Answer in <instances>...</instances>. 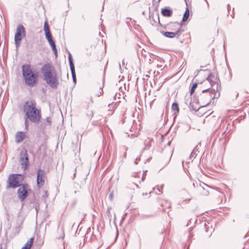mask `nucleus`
<instances>
[{
  "mask_svg": "<svg viewBox=\"0 0 249 249\" xmlns=\"http://www.w3.org/2000/svg\"><path fill=\"white\" fill-rule=\"evenodd\" d=\"M108 107H109V108H111V107H110V105H108Z\"/></svg>",
  "mask_w": 249,
  "mask_h": 249,
  "instance_id": "obj_35",
  "label": "nucleus"
},
{
  "mask_svg": "<svg viewBox=\"0 0 249 249\" xmlns=\"http://www.w3.org/2000/svg\"><path fill=\"white\" fill-rule=\"evenodd\" d=\"M144 178V177L143 176L142 178V179L143 180Z\"/></svg>",
  "mask_w": 249,
  "mask_h": 249,
  "instance_id": "obj_36",
  "label": "nucleus"
},
{
  "mask_svg": "<svg viewBox=\"0 0 249 249\" xmlns=\"http://www.w3.org/2000/svg\"><path fill=\"white\" fill-rule=\"evenodd\" d=\"M25 138V134L23 132L18 131L16 134L15 141L17 143H19L23 141Z\"/></svg>",
  "mask_w": 249,
  "mask_h": 249,
  "instance_id": "obj_13",
  "label": "nucleus"
},
{
  "mask_svg": "<svg viewBox=\"0 0 249 249\" xmlns=\"http://www.w3.org/2000/svg\"><path fill=\"white\" fill-rule=\"evenodd\" d=\"M21 249H29V248H27L25 247H23Z\"/></svg>",
  "mask_w": 249,
  "mask_h": 249,
  "instance_id": "obj_29",
  "label": "nucleus"
},
{
  "mask_svg": "<svg viewBox=\"0 0 249 249\" xmlns=\"http://www.w3.org/2000/svg\"><path fill=\"white\" fill-rule=\"evenodd\" d=\"M107 214L108 216V219H109V221H111V213H110V208H108L107 211Z\"/></svg>",
  "mask_w": 249,
  "mask_h": 249,
  "instance_id": "obj_24",
  "label": "nucleus"
},
{
  "mask_svg": "<svg viewBox=\"0 0 249 249\" xmlns=\"http://www.w3.org/2000/svg\"><path fill=\"white\" fill-rule=\"evenodd\" d=\"M91 115V116H92V117L93 116V113H92V111H91V112H90V115Z\"/></svg>",
  "mask_w": 249,
  "mask_h": 249,
  "instance_id": "obj_30",
  "label": "nucleus"
},
{
  "mask_svg": "<svg viewBox=\"0 0 249 249\" xmlns=\"http://www.w3.org/2000/svg\"><path fill=\"white\" fill-rule=\"evenodd\" d=\"M34 241V238H31L29 241L26 243L25 245L24 246L25 247H26L27 248H29V249H30Z\"/></svg>",
  "mask_w": 249,
  "mask_h": 249,
  "instance_id": "obj_19",
  "label": "nucleus"
},
{
  "mask_svg": "<svg viewBox=\"0 0 249 249\" xmlns=\"http://www.w3.org/2000/svg\"><path fill=\"white\" fill-rule=\"evenodd\" d=\"M170 142H168V145H170Z\"/></svg>",
  "mask_w": 249,
  "mask_h": 249,
  "instance_id": "obj_39",
  "label": "nucleus"
},
{
  "mask_svg": "<svg viewBox=\"0 0 249 249\" xmlns=\"http://www.w3.org/2000/svg\"><path fill=\"white\" fill-rule=\"evenodd\" d=\"M50 46L52 47L53 51L54 52V54H55L56 56H57V49L55 45V43L54 41L53 40H52L50 41H48Z\"/></svg>",
  "mask_w": 249,
  "mask_h": 249,
  "instance_id": "obj_16",
  "label": "nucleus"
},
{
  "mask_svg": "<svg viewBox=\"0 0 249 249\" xmlns=\"http://www.w3.org/2000/svg\"><path fill=\"white\" fill-rule=\"evenodd\" d=\"M200 107L196 103H190V108L195 111H197Z\"/></svg>",
  "mask_w": 249,
  "mask_h": 249,
  "instance_id": "obj_17",
  "label": "nucleus"
},
{
  "mask_svg": "<svg viewBox=\"0 0 249 249\" xmlns=\"http://www.w3.org/2000/svg\"><path fill=\"white\" fill-rule=\"evenodd\" d=\"M30 191L29 185L27 183L21 184L18 190V197L21 201L24 200L28 196V191Z\"/></svg>",
  "mask_w": 249,
  "mask_h": 249,
  "instance_id": "obj_7",
  "label": "nucleus"
},
{
  "mask_svg": "<svg viewBox=\"0 0 249 249\" xmlns=\"http://www.w3.org/2000/svg\"><path fill=\"white\" fill-rule=\"evenodd\" d=\"M45 196H47V191H45Z\"/></svg>",
  "mask_w": 249,
  "mask_h": 249,
  "instance_id": "obj_31",
  "label": "nucleus"
},
{
  "mask_svg": "<svg viewBox=\"0 0 249 249\" xmlns=\"http://www.w3.org/2000/svg\"><path fill=\"white\" fill-rule=\"evenodd\" d=\"M24 111L30 121L37 123L41 118L40 111L36 108V104L33 101L26 102L24 106Z\"/></svg>",
  "mask_w": 249,
  "mask_h": 249,
  "instance_id": "obj_3",
  "label": "nucleus"
},
{
  "mask_svg": "<svg viewBox=\"0 0 249 249\" xmlns=\"http://www.w3.org/2000/svg\"><path fill=\"white\" fill-rule=\"evenodd\" d=\"M122 63H123V65H124V60L123 61V62H122Z\"/></svg>",
  "mask_w": 249,
  "mask_h": 249,
  "instance_id": "obj_33",
  "label": "nucleus"
},
{
  "mask_svg": "<svg viewBox=\"0 0 249 249\" xmlns=\"http://www.w3.org/2000/svg\"><path fill=\"white\" fill-rule=\"evenodd\" d=\"M172 109L174 110H177V111H178L179 108L178 103H174L172 106Z\"/></svg>",
  "mask_w": 249,
  "mask_h": 249,
  "instance_id": "obj_21",
  "label": "nucleus"
},
{
  "mask_svg": "<svg viewBox=\"0 0 249 249\" xmlns=\"http://www.w3.org/2000/svg\"><path fill=\"white\" fill-rule=\"evenodd\" d=\"M201 146L200 142L198 143V144L194 148L193 151L192 152L190 156V158H195L196 156H197V152H199L198 150Z\"/></svg>",
  "mask_w": 249,
  "mask_h": 249,
  "instance_id": "obj_14",
  "label": "nucleus"
},
{
  "mask_svg": "<svg viewBox=\"0 0 249 249\" xmlns=\"http://www.w3.org/2000/svg\"><path fill=\"white\" fill-rule=\"evenodd\" d=\"M23 77L27 85L32 87L37 83L38 78V72L33 71L30 65H24L22 67Z\"/></svg>",
  "mask_w": 249,
  "mask_h": 249,
  "instance_id": "obj_4",
  "label": "nucleus"
},
{
  "mask_svg": "<svg viewBox=\"0 0 249 249\" xmlns=\"http://www.w3.org/2000/svg\"><path fill=\"white\" fill-rule=\"evenodd\" d=\"M23 177L21 174H11L9 176L7 181V185L6 188L15 189L18 187L22 183Z\"/></svg>",
  "mask_w": 249,
  "mask_h": 249,
  "instance_id": "obj_5",
  "label": "nucleus"
},
{
  "mask_svg": "<svg viewBox=\"0 0 249 249\" xmlns=\"http://www.w3.org/2000/svg\"><path fill=\"white\" fill-rule=\"evenodd\" d=\"M158 190L159 192H160V189H159V188H158Z\"/></svg>",
  "mask_w": 249,
  "mask_h": 249,
  "instance_id": "obj_34",
  "label": "nucleus"
},
{
  "mask_svg": "<svg viewBox=\"0 0 249 249\" xmlns=\"http://www.w3.org/2000/svg\"><path fill=\"white\" fill-rule=\"evenodd\" d=\"M189 16V10L188 8H186V11L183 15L182 18V21H185L188 18Z\"/></svg>",
  "mask_w": 249,
  "mask_h": 249,
  "instance_id": "obj_18",
  "label": "nucleus"
},
{
  "mask_svg": "<svg viewBox=\"0 0 249 249\" xmlns=\"http://www.w3.org/2000/svg\"><path fill=\"white\" fill-rule=\"evenodd\" d=\"M43 79L52 88L59 85V80L55 69L50 64H44L40 70Z\"/></svg>",
  "mask_w": 249,
  "mask_h": 249,
  "instance_id": "obj_2",
  "label": "nucleus"
},
{
  "mask_svg": "<svg viewBox=\"0 0 249 249\" xmlns=\"http://www.w3.org/2000/svg\"><path fill=\"white\" fill-rule=\"evenodd\" d=\"M27 121H27V120H25V124H26H26H27Z\"/></svg>",
  "mask_w": 249,
  "mask_h": 249,
  "instance_id": "obj_32",
  "label": "nucleus"
},
{
  "mask_svg": "<svg viewBox=\"0 0 249 249\" xmlns=\"http://www.w3.org/2000/svg\"><path fill=\"white\" fill-rule=\"evenodd\" d=\"M161 13L163 16L170 17L172 16V11L169 9L163 8L161 9Z\"/></svg>",
  "mask_w": 249,
  "mask_h": 249,
  "instance_id": "obj_15",
  "label": "nucleus"
},
{
  "mask_svg": "<svg viewBox=\"0 0 249 249\" xmlns=\"http://www.w3.org/2000/svg\"><path fill=\"white\" fill-rule=\"evenodd\" d=\"M20 161L22 167L26 169L29 165V159L27 151L25 149H22L20 154Z\"/></svg>",
  "mask_w": 249,
  "mask_h": 249,
  "instance_id": "obj_9",
  "label": "nucleus"
},
{
  "mask_svg": "<svg viewBox=\"0 0 249 249\" xmlns=\"http://www.w3.org/2000/svg\"><path fill=\"white\" fill-rule=\"evenodd\" d=\"M45 35L46 38L47 39L48 41H50L53 40L52 35H51L50 32H47V33H45Z\"/></svg>",
  "mask_w": 249,
  "mask_h": 249,
  "instance_id": "obj_20",
  "label": "nucleus"
},
{
  "mask_svg": "<svg viewBox=\"0 0 249 249\" xmlns=\"http://www.w3.org/2000/svg\"><path fill=\"white\" fill-rule=\"evenodd\" d=\"M46 122L49 123V124H51V118H46Z\"/></svg>",
  "mask_w": 249,
  "mask_h": 249,
  "instance_id": "obj_26",
  "label": "nucleus"
},
{
  "mask_svg": "<svg viewBox=\"0 0 249 249\" xmlns=\"http://www.w3.org/2000/svg\"><path fill=\"white\" fill-rule=\"evenodd\" d=\"M172 25H174L175 27L177 28L178 30L175 32H161V34L169 38H173L176 36H179L181 34V32L180 30V28H181V25L178 22H175L173 24H171L170 27Z\"/></svg>",
  "mask_w": 249,
  "mask_h": 249,
  "instance_id": "obj_8",
  "label": "nucleus"
},
{
  "mask_svg": "<svg viewBox=\"0 0 249 249\" xmlns=\"http://www.w3.org/2000/svg\"><path fill=\"white\" fill-rule=\"evenodd\" d=\"M25 218L23 216L20 214L18 215V226L14 228L16 234L19 233L21 229H22V225L24 221Z\"/></svg>",
  "mask_w": 249,
  "mask_h": 249,
  "instance_id": "obj_12",
  "label": "nucleus"
},
{
  "mask_svg": "<svg viewBox=\"0 0 249 249\" xmlns=\"http://www.w3.org/2000/svg\"><path fill=\"white\" fill-rule=\"evenodd\" d=\"M144 178V177L143 176L142 178V179L143 180Z\"/></svg>",
  "mask_w": 249,
  "mask_h": 249,
  "instance_id": "obj_37",
  "label": "nucleus"
},
{
  "mask_svg": "<svg viewBox=\"0 0 249 249\" xmlns=\"http://www.w3.org/2000/svg\"><path fill=\"white\" fill-rule=\"evenodd\" d=\"M197 84L196 83H195L193 85L192 88H191V90H190V92H191V94H193V93L195 91L196 88L197 87Z\"/></svg>",
  "mask_w": 249,
  "mask_h": 249,
  "instance_id": "obj_23",
  "label": "nucleus"
},
{
  "mask_svg": "<svg viewBox=\"0 0 249 249\" xmlns=\"http://www.w3.org/2000/svg\"><path fill=\"white\" fill-rule=\"evenodd\" d=\"M140 160V157H139V158H137L136 159L135 161H134V163H135L136 164H137V161H138V160Z\"/></svg>",
  "mask_w": 249,
  "mask_h": 249,
  "instance_id": "obj_28",
  "label": "nucleus"
},
{
  "mask_svg": "<svg viewBox=\"0 0 249 249\" xmlns=\"http://www.w3.org/2000/svg\"><path fill=\"white\" fill-rule=\"evenodd\" d=\"M202 86H206L208 88L202 90L204 94L209 92V94H203L201 96L200 101L203 104V106H208L214 98H218L220 96L219 91L220 86H219L216 78L212 74H210L207 78L202 83Z\"/></svg>",
  "mask_w": 249,
  "mask_h": 249,
  "instance_id": "obj_1",
  "label": "nucleus"
},
{
  "mask_svg": "<svg viewBox=\"0 0 249 249\" xmlns=\"http://www.w3.org/2000/svg\"><path fill=\"white\" fill-rule=\"evenodd\" d=\"M25 36V31L24 27L22 25H19L17 28L16 33L15 34L14 38L17 49L20 46L22 37Z\"/></svg>",
  "mask_w": 249,
  "mask_h": 249,
  "instance_id": "obj_6",
  "label": "nucleus"
},
{
  "mask_svg": "<svg viewBox=\"0 0 249 249\" xmlns=\"http://www.w3.org/2000/svg\"><path fill=\"white\" fill-rule=\"evenodd\" d=\"M200 185L202 187V188L203 189H206L205 187H209V186L207 184H206L205 183H204L203 182H202L201 183H200Z\"/></svg>",
  "mask_w": 249,
  "mask_h": 249,
  "instance_id": "obj_25",
  "label": "nucleus"
},
{
  "mask_svg": "<svg viewBox=\"0 0 249 249\" xmlns=\"http://www.w3.org/2000/svg\"><path fill=\"white\" fill-rule=\"evenodd\" d=\"M109 197L110 198V199H112V198H113V194L112 193H110L109 194Z\"/></svg>",
  "mask_w": 249,
  "mask_h": 249,
  "instance_id": "obj_27",
  "label": "nucleus"
},
{
  "mask_svg": "<svg viewBox=\"0 0 249 249\" xmlns=\"http://www.w3.org/2000/svg\"><path fill=\"white\" fill-rule=\"evenodd\" d=\"M68 59L69 62L70 64V69L71 72L72 77L74 83H76V74L75 71L74 66L72 61V58L71 54L70 53H69L68 55Z\"/></svg>",
  "mask_w": 249,
  "mask_h": 249,
  "instance_id": "obj_11",
  "label": "nucleus"
},
{
  "mask_svg": "<svg viewBox=\"0 0 249 249\" xmlns=\"http://www.w3.org/2000/svg\"><path fill=\"white\" fill-rule=\"evenodd\" d=\"M161 188H163V185H161Z\"/></svg>",
  "mask_w": 249,
  "mask_h": 249,
  "instance_id": "obj_38",
  "label": "nucleus"
},
{
  "mask_svg": "<svg viewBox=\"0 0 249 249\" xmlns=\"http://www.w3.org/2000/svg\"><path fill=\"white\" fill-rule=\"evenodd\" d=\"M46 178V173L42 169H38L37 173V184L39 187L44 185L45 183V179Z\"/></svg>",
  "mask_w": 249,
  "mask_h": 249,
  "instance_id": "obj_10",
  "label": "nucleus"
},
{
  "mask_svg": "<svg viewBox=\"0 0 249 249\" xmlns=\"http://www.w3.org/2000/svg\"><path fill=\"white\" fill-rule=\"evenodd\" d=\"M44 29L45 33L50 32L49 26L47 22L44 23Z\"/></svg>",
  "mask_w": 249,
  "mask_h": 249,
  "instance_id": "obj_22",
  "label": "nucleus"
}]
</instances>
